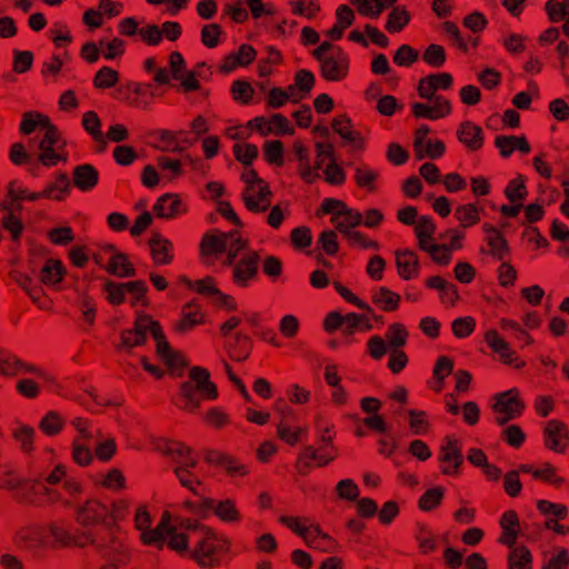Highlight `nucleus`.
I'll return each mask as SVG.
<instances>
[{
  "label": "nucleus",
  "mask_w": 569,
  "mask_h": 569,
  "mask_svg": "<svg viewBox=\"0 0 569 569\" xmlns=\"http://www.w3.org/2000/svg\"><path fill=\"white\" fill-rule=\"evenodd\" d=\"M435 224L429 217H420L416 224L415 231L419 239V246L423 251H427L432 259L440 263L447 264L450 261L451 248L447 244H438L432 239L435 232Z\"/></svg>",
  "instance_id": "nucleus-11"
},
{
  "label": "nucleus",
  "mask_w": 569,
  "mask_h": 569,
  "mask_svg": "<svg viewBox=\"0 0 569 569\" xmlns=\"http://www.w3.org/2000/svg\"><path fill=\"white\" fill-rule=\"evenodd\" d=\"M340 328L347 335H352L357 328H363L365 330H370L371 325L367 319L361 317L358 313L350 312L347 315H340L338 312H332L329 315L327 319V329H337Z\"/></svg>",
  "instance_id": "nucleus-21"
},
{
  "label": "nucleus",
  "mask_w": 569,
  "mask_h": 569,
  "mask_svg": "<svg viewBox=\"0 0 569 569\" xmlns=\"http://www.w3.org/2000/svg\"><path fill=\"white\" fill-rule=\"evenodd\" d=\"M485 231L488 234V246L490 247L491 254L498 259L502 260L505 254L509 251L508 243L502 234L492 226L486 224Z\"/></svg>",
  "instance_id": "nucleus-37"
},
{
  "label": "nucleus",
  "mask_w": 569,
  "mask_h": 569,
  "mask_svg": "<svg viewBox=\"0 0 569 569\" xmlns=\"http://www.w3.org/2000/svg\"><path fill=\"white\" fill-rule=\"evenodd\" d=\"M134 522L137 529L141 533V539L146 545L162 548L167 543L168 536L162 535L164 527H171V520L166 515L162 521L154 528H150V516L143 508H138L134 513Z\"/></svg>",
  "instance_id": "nucleus-16"
},
{
  "label": "nucleus",
  "mask_w": 569,
  "mask_h": 569,
  "mask_svg": "<svg viewBox=\"0 0 569 569\" xmlns=\"http://www.w3.org/2000/svg\"><path fill=\"white\" fill-rule=\"evenodd\" d=\"M441 460L442 462L448 465V467H445L442 471L445 473L450 475V468H452L453 471H457L460 465L462 463V452L453 441L448 440V442L442 447Z\"/></svg>",
  "instance_id": "nucleus-41"
},
{
  "label": "nucleus",
  "mask_w": 569,
  "mask_h": 569,
  "mask_svg": "<svg viewBox=\"0 0 569 569\" xmlns=\"http://www.w3.org/2000/svg\"><path fill=\"white\" fill-rule=\"evenodd\" d=\"M409 22V14L407 11L395 8L388 16V21L386 23V29L389 32H398L400 31L407 23Z\"/></svg>",
  "instance_id": "nucleus-52"
},
{
  "label": "nucleus",
  "mask_w": 569,
  "mask_h": 569,
  "mask_svg": "<svg viewBox=\"0 0 569 569\" xmlns=\"http://www.w3.org/2000/svg\"><path fill=\"white\" fill-rule=\"evenodd\" d=\"M229 340L226 343V348L234 353L232 358L237 361H243L249 356L250 350V338L243 331H238L226 336Z\"/></svg>",
  "instance_id": "nucleus-30"
},
{
  "label": "nucleus",
  "mask_w": 569,
  "mask_h": 569,
  "mask_svg": "<svg viewBox=\"0 0 569 569\" xmlns=\"http://www.w3.org/2000/svg\"><path fill=\"white\" fill-rule=\"evenodd\" d=\"M254 57L256 50L249 44H242L237 53H231L228 57V63L230 62V66H227L226 70L230 71L238 64L247 66L254 59Z\"/></svg>",
  "instance_id": "nucleus-48"
},
{
  "label": "nucleus",
  "mask_w": 569,
  "mask_h": 569,
  "mask_svg": "<svg viewBox=\"0 0 569 569\" xmlns=\"http://www.w3.org/2000/svg\"><path fill=\"white\" fill-rule=\"evenodd\" d=\"M496 147L505 158H508L515 150H519L521 153L530 151V146L525 137L498 136L496 138Z\"/></svg>",
  "instance_id": "nucleus-31"
},
{
  "label": "nucleus",
  "mask_w": 569,
  "mask_h": 569,
  "mask_svg": "<svg viewBox=\"0 0 569 569\" xmlns=\"http://www.w3.org/2000/svg\"><path fill=\"white\" fill-rule=\"evenodd\" d=\"M486 341L488 346L500 356V359L507 365H513L516 361V355L510 349L509 345L497 333L491 330L486 333Z\"/></svg>",
  "instance_id": "nucleus-35"
},
{
  "label": "nucleus",
  "mask_w": 569,
  "mask_h": 569,
  "mask_svg": "<svg viewBox=\"0 0 569 569\" xmlns=\"http://www.w3.org/2000/svg\"><path fill=\"white\" fill-rule=\"evenodd\" d=\"M318 62L320 63L321 74L326 80L339 81L347 74L348 60L342 50H335L330 57Z\"/></svg>",
  "instance_id": "nucleus-20"
},
{
  "label": "nucleus",
  "mask_w": 569,
  "mask_h": 569,
  "mask_svg": "<svg viewBox=\"0 0 569 569\" xmlns=\"http://www.w3.org/2000/svg\"><path fill=\"white\" fill-rule=\"evenodd\" d=\"M397 0H352V3L357 6L358 11L370 18H378L383 9L393 4Z\"/></svg>",
  "instance_id": "nucleus-44"
},
{
  "label": "nucleus",
  "mask_w": 569,
  "mask_h": 569,
  "mask_svg": "<svg viewBox=\"0 0 569 569\" xmlns=\"http://www.w3.org/2000/svg\"><path fill=\"white\" fill-rule=\"evenodd\" d=\"M430 104L415 102L411 104L412 113L418 118H427L436 120L447 116L451 106L450 102L445 98H437V100H427Z\"/></svg>",
  "instance_id": "nucleus-26"
},
{
  "label": "nucleus",
  "mask_w": 569,
  "mask_h": 569,
  "mask_svg": "<svg viewBox=\"0 0 569 569\" xmlns=\"http://www.w3.org/2000/svg\"><path fill=\"white\" fill-rule=\"evenodd\" d=\"M281 522L302 537L305 541L313 548L331 552L336 548L335 540L321 531L318 526L306 527L299 523L297 519L290 517H281Z\"/></svg>",
  "instance_id": "nucleus-17"
},
{
  "label": "nucleus",
  "mask_w": 569,
  "mask_h": 569,
  "mask_svg": "<svg viewBox=\"0 0 569 569\" xmlns=\"http://www.w3.org/2000/svg\"><path fill=\"white\" fill-rule=\"evenodd\" d=\"M186 283L188 284L189 288L196 289L200 293L210 297L213 303L227 310H233L236 308L232 299L229 296L222 293L216 287L211 278H206L197 282L186 280Z\"/></svg>",
  "instance_id": "nucleus-24"
},
{
  "label": "nucleus",
  "mask_w": 569,
  "mask_h": 569,
  "mask_svg": "<svg viewBox=\"0 0 569 569\" xmlns=\"http://www.w3.org/2000/svg\"><path fill=\"white\" fill-rule=\"evenodd\" d=\"M194 512L212 511L219 519L226 522H236L241 518L236 500L231 498L211 499L201 497L199 503L187 502Z\"/></svg>",
  "instance_id": "nucleus-14"
},
{
  "label": "nucleus",
  "mask_w": 569,
  "mask_h": 569,
  "mask_svg": "<svg viewBox=\"0 0 569 569\" xmlns=\"http://www.w3.org/2000/svg\"><path fill=\"white\" fill-rule=\"evenodd\" d=\"M16 542L29 550H36L44 545L46 533L42 527H28L16 532Z\"/></svg>",
  "instance_id": "nucleus-29"
},
{
  "label": "nucleus",
  "mask_w": 569,
  "mask_h": 569,
  "mask_svg": "<svg viewBox=\"0 0 569 569\" xmlns=\"http://www.w3.org/2000/svg\"><path fill=\"white\" fill-rule=\"evenodd\" d=\"M29 269L30 273L12 270L10 277L34 305L47 310L51 302L48 299H42L44 296L43 286L57 288L63 279L66 269L60 261L54 259H48L42 267H38L31 261Z\"/></svg>",
  "instance_id": "nucleus-6"
},
{
  "label": "nucleus",
  "mask_w": 569,
  "mask_h": 569,
  "mask_svg": "<svg viewBox=\"0 0 569 569\" xmlns=\"http://www.w3.org/2000/svg\"><path fill=\"white\" fill-rule=\"evenodd\" d=\"M505 193L512 203L522 201L527 193L525 182L518 179L511 180L506 188Z\"/></svg>",
  "instance_id": "nucleus-61"
},
{
  "label": "nucleus",
  "mask_w": 569,
  "mask_h": 569,
  "mask_svg": "<svg viewBox=\"0 0 569 569\" xmlns=\"http://www.w3.org/2000/svg\"><path fill=\"white\" fill-rule=\"evenodd\" d=\"M456 217L463 226H471L479 220L478 209L473 204L459 206L456 210Z\"/></svg>",
  "instance_id": "nucleus-58"
},
{
  "label": "nucleus",
  "mask_w": 569,
  "mask_h": 569,
  "mask_svg": "<svg viewBox=\"0 0 569 569\" xmlns=\"http://www.w3.org/2000/svg\"><path fill=\"white\" fill-rule=\"evenodd\" d=\"M204 458L209 463L221 466L230 476H243L247 473L246 467L231 457L218 452H208Z\"/></svg>",
  "instance_id": "nucleus-36"
},
{
  "label": "nucleus",
  "mask_w": 569,
  "mask_h": 569,
  "mask_svg": "<svg viewBox=\"0 0 569 569\" xmlns=\"http://www.w3.org/2000/svg\"><path fill=\"white\" fill-rule=\"evenodd\" d=\"M202 250L206 256H224L223 264L230 267L232 279L238 286L246 287L258 274V252L248 249L236 231L206 236Z\"/></svg>",
  "instance_id": "nucleus-3"
},
{
  "label": "nucleus",
  "mask_w": 569,
  "mask_h": 569,
  "mask_svg": "<svg viewBox=\"0 0 569 569\" xmlns=\"http://www.w3.org/2000/svg\"><path fill=\"white\" fill-rule=\"evenodd\" d=\"M546 445L556 452H563L569 443V430L558 420H550L545 428Z\"/></svg>",
  "instance_id": "nucleus-25"
},
{
  "label": "nucleus",
  "mask_w": 569,
  "mask_h": 569,
  "mask_svg": "<svg viewBox=\"0 0 569 569\" xmlns=\"http://www.w3.org/2000/svg\"><path fill=\"white\" fill-rule=\"evenodd\" d=\"M21 370L46 378V375L36 367L27 365L11 352L0 349V375L16 376Z\"/></svg>",
  "instance_id": "nucleus-27"
},
{
  "label": "nucleus",
  "mask_w": 569,
  "mask_h": 569,
  "mask_svg": "<svg viewBox=\"0 0 569 569\" xmlns=\"http://www.w3.org/2000/svg\"><path fill=\"white\" fill-rule=\"evenodd\" d=\"M73 426L80 433L82 440L90 441L92 449L101 460H109L116 452V442L112 438H104L99 428L89 426L84 420L78 418Z\"/></svg>",
  "instance_id": "nucleus-15"
},
{
  "label": "nucleus",
  "mask_w": 569,
  "mask_h": 569,
  "mask_svg": "<svg viewBox=\"0 0 569 569\" xmlns=\"http://www.w3.org/2000/svg\"><path fill=\"white\" fill-rule=\"evenodd\" d=\"M234 154L238 161L249 166L258 156V148L253 144H234Z\"/></svg>",
  "instance_id": "nucleus-62"
},
{
  "label": "nucleus",
  "mask_w": 569,
  "mask_h": 569,
  "mask_svg": "<svg viewBox=\"0 0 569 569\" xmlns=\"http://www.w3.org/2000/svg\"><path fill=\"white\" fill-rule=\"evenodd\" d=\"M538 509L548 519L559 518L562 519L567 515V508L560 503H553L547 500H539L537 502Z\"/></svg>",
  "instance_id": "nucleus-55"
},
{
  "label": "nucleus",
  "mask_w": 569,
  "mask_h": 569,
  "mask_svg": "<svg viewBox=\"0 0 569 569\" xmlns=\"http://www.w3.org/2000/svg\"><path fill=\"white\" fill-rule=\"evenodd\" d=\"M94 262L104 267L113 276L129 278L136 274V269L127 256L119 252L112 244H103L97 253H92Z\"/></svg>",
  "instance_id": "nucleus-12"
},
{
  "label": "nucleus",
  "mask_w": 569,
  "mask_h": 569,
  "mask_svg": "<svg viewBox=\"0 0 569 569\" xmlns=\"http://www.w3.org/2000/svg\"><path fill=\"white\" fill-rule=\"evenodd\" d=\"M118 81V73L109 67H102L96 76L94 83L99 88L113 87Z\"/></svg>",
  "instance_id": "nucleus-63"
},
{
  "label": "nucleus",
  "mask_w": 569,
  "mask_h": 569,
  "mask_svg": "<svg viewBox=\"0 0 569 569\" xmlns=\"http://www.w3.org/2000/svg\"><path fill=\"white\" fill-rule=\"evenodd\" d=\"M59 485L70 495L79 491V486L66 478L64 470L61 466L56 467L44 478V481L37 479L30 483H24L22 480L13 478L10 471L0 473V487L13 491L16 499L26 503H34L33 497L38 495H46L50 500H61V492L56 488H50Z\"/></svg>",
  "instance_id": "nucleus-5"
},
{
  "label": "nucleus",
  "mask_w": 569,
  "mask_h": 569,
  "mask_svg": "<svg viewBox=\"0 0 569 569\" xmlns=\"http://www.w3.org/2000/svg\"><path fill=\"white\" fill-rule=\"evenodd\" d=\"M158 166L163 171V178L171 181L182 173L181 162L167 157L158 158Z\"/></svg>",
  "instance_id": "nucleus-53"
},
{
  "label": "nucleus",
  "mask_w": 569,
  "mask_h": 569,
  "mask_svg": "<svg viewBox=\"0 0 569 569\" xmlns=\"http://www.w3.org/2000/svg\"><path fill=\"white\" fill-rule=\"evenodd\" d=\"M451 84L452 77L449 73H431L420 80L418 92L425 100H437V98L442 97L436 94V91L440 89H448Z\"/></svg>",
  "instance_id": "nucleus-23"
},
{
  "label": "nucleus",
  "mask_w": 569,
  "mask_h": 569,
  "mask_svg": "<svg viewBox=\"0 0 569 569\" xmlns=\"http://www.w3.org/2000/svg\"><path fill=\"white\" fill-rule=\"evenodd\" d=\"M149 248L153 261L157 264H166L171 261V243L159 233H153L149 239Z\"/></svg>",
  "instance_id": "nucleus-33"
},
{
  "label": "nucleus",
  "mask_w": 569,
  "mask_h": 569,
  "mask_svg": "<svg viewBox=\"0 0 569 569\" xmlns=\"http://www.w3.org/2000/svg\"><path fill=\"white\" fill-rule=\"evenodd\" d=\"M99 179L98 171L91 164H80L73 170L74 184L82 191L92 189Z\"/></svg>",
  "instance_id": "nucleus-34"
},
{
  "label": "nucleus",
  "mask_w": 569,
  "mask_h": 569,
  "mask_svg": "<svg viewBox=\"0 0 569 569\" xmlns=\"http://www.w3.org/2000/svg\"><path fill=\"white\" fill-rule=\"evenodd\" d=\"M157 451L169 457L174 463L173 472L179 479L180 483L192 491L194 495L200 496L197 487L201 486L199 477L192 472L198 465V460L192 457L190 447L181 442L160 440L154 445Z\"/></svg>",
  "instance_id": "nucleus-8"
},
{
  "label": "nucleus",
  "mask_w": 569,
  "mask_h": 569,
  "mask_svg": "<svg viewBox=\"0 0 569 569\" xmlns=\"http://www.w3.org/2000/svg\"><path fill=\"white\" fill-rule=\"evenodd\" d=\"M315 81L316 78L312 72L306 69L299 70L295 78V84L289 87L292 101L298 102L302 98V96H296L297 90H299L301 93H308L312 89Z\"/></svg>",
  "instance_id": "nucleus-42"
},
{
  "label": "nucleus",
  "mask_w": 569,
  "mask_h": 569,
  "mask_svg": "<svg viewBox=\"0 0 569 569\" xmlns=\"http://www.w3.org/2000/svg\"><path fill=\"white\" fill-rule=\"evenodd\" d=\"M408 332L405 327L400 323H393L389 326L386 332V340L380 336H372L368 340V350L370 356L379 360L388 350H397L407 343Z\"/></svg>",
  "instance_id": "nucleus-13"
},
{
  "label": "nucleus",
  "mask_w": 569,
  "mask_h": 569,
  "mask_svg": "<svg viewBox=\"0 0 569 569\" xmlns=\"http://www.w3.org/2000/svg\"><path fill=\"white\" fill-rule=\"evenodd\" d=\"M107 560L99 569H118V566L124 562L126 552L123 547L119 550L113 549L112 545L103 543L99 546L91 543Z\"/></svg>",
  "instance_id": "nucleus-39"
},
{
  "label": "nucleus",
  "mask_w": 569,
  "mask_h": 569,
  "mask_svg": "<svg viewBox=\"0 0 569 569\" xmlns=\"http://www.w3.org/2000/svg\"><path fill=\"white\" fill-rule=\"evenodd\" d=\"M496 399L497 400L493 405V410L497 413V423L505 425L521 413L523 405L519 400L516 389L501 392L496 396Z\"/></svg>",
  "instance_id": "nucleus-18"
},
{
  "label": "nucleus",
  "mask_w": 569,
  "mask_h": 569,
  "mask_svg": "<svg viewBox=\"0 0 569 569\" xmlns=\"http://www.w3.org/2000/svg\"><path fill=\"white\" fill-rule=\"evenodd\" d=\"M546 10L552 21L566 20L563 31L569 37V0H565V2L548 0Z\"/></svg>",
  "instance_id": "nucleus-43"
},
{
  "label": "nucleus",
  "mask_w": 569,
  "mask_h": 569,
  "mask_svg": "<svg viewBox=\"0 0 569 569\" xmlns=\"http://www.w3.org/2000/svg\"><path fill=\"white\" fill-rule=\"evenodd\" d=\"M423 60L431 67H441L446 61L445 49L439 44L428 46L423 53Z\"/></svg>",
  "instance_id": "nucleus-56"
},
{
  "label": "nucleus",
  "mask_w": 569,
  "mask_h": 569,
  "mask_svg": "<svg viewBox=\"0 0 569 569\" xmlns=\"http://www.w3.org/2000/svg\"><path fill=\"white\" fill-rule=\"evenodd\" d=\"M127 506L124 502H114L111 507L102 505L98 501L88 502L87 506L78 509V521L86 527L92 525L82 537L72 535L64 525L49 523L48 532L56 542L61 545L74 543L83 547L88 543L112 545L113 549L123 547L120 538L114 535L113 522L123 518Z\"/></svg>",
  "instance_id": "nucleus-1"
},
{
  "label": "nucleus",
  "mask_w": 569,
  "mask_h": 569,
  "mask_svg": "<svg viewBox=\"0 0 569 569\" xmlns=\"http://www.w3.org/2000/svg\"><path fill=\"white\" fill-rule=\"evenodd\" d=\"M349 119H335L332 122L333 130L343 139L346 143L352 148H359L360 139L349 129Z\"/></svg>",
  "instance_id": "nucleus-49"
},
{
  "label": "nucleus",
  "mask_w": 569,
  "mask_h": 569,
  "mask_svg": "<svg viewBox=\"0 0 569 569\" xmlns=\"http://www.w3.org/2000/svg\"><path fill=\"white\" fill-rule=\"evenodd\" d=\"M190 381L180 386L181 402L179 407L194 412L200 407L198 393L208 399H214L218 396L217 386L209 380V371L201 367H193L189 372Z\"/></svg>",
  "instance_id": "nucleus-9"
},
{
  "label": "nucleus",
  "mask_w": 569,
  "mask_h": 569,
  "mask_svg": "<svg viewBox=\"0 0 569 569\" xmlns=\"http://www.w3.org/2000/svg\"><path fill=\"white\" fill-rule=\"evenodd\" d=\"M339 217H342L343 220L338 223L337 228L340 230V227L342 229H349L352 230L353 228L362 224L363 222V216L359 211H355L347 206L342 207V210L339 211Z\"/></svg>",
  "instance_id": "nucleus-51"
},
{
  "label": "nucleus",
  "mask_w": 569,
  "mask_h": 569,
  "mask_svg": "<svg viewBox=\"0 0 569 569\" xmlns=\"http://www.w3.org/2000/svg\"><path fill=\"white\" fill-rule=\"evenodd\" d=\"M459 140L470 149H478L482 146V130L470 122H463L458 130Z\"/></svg>",
  "instance_id": "nucleus-38"
},
{
  "label": "nucleus",
  "mask_w": 569,
  "mask_h": 569,
  "mask_svg": "<svg viewBox=\"0 0 569 569\" xmlns=\"http://www.w3.org/2000/svg\"><path fill=\"white\" fill-rule=\"evenodd\" d=\"M154 212L160 218H172L182 210V202L174 193L161 196L153 207Z\"/></svg>",
  "instance_id": "nucleus-32"
},
{
  "label": "nucleus",
  "mask_w": 569,
  "mask_h": 569,
  "mask_svg": "<svg viewBox=\"0 0 569 569\" xmlns=\"http://www.w3.org/2000/svg\"><path fill=\"white\" fill-rule=\"evenodd\" d=\"M508 562L509 569H531L532 557L526 547H512L509 552Z\"/></svg>",
  "instance_id": "nucleus-45"
},
{
  "label": "nucleus",
  "mask_w": 569,
  "mask_h": 569,
  "mask_svg": "<svg viewBox=\"0 0 569 569\" xmlns=\"http://www.w3.org/2000/svg\"><path fill=\"white\" fill-rule=\"evenodd\" d=\"M442 496L443 491L441 488L435 487L428 489L420 498V508L426 511L431 510L440 503Z\"/></svg>",
  "instance_id": "nucleus-59"
},
{
  "label": "nucleus",
  "mask_w": 569,
  "mask_h": 569,
  "mask_svg": "<svg viewBox=\"0 0 569 569\" xmlns=\"http://www.w3.org/2000/svg\"><path fill=\"white\" fill-rule=\"evenodd\" d=\"M242 180L246 189L242 193L244 204L252 212H263L270 208L271 191L269 187L259 178L252 169H247L242 173Z\"/></svg>",
  "instance_id": "nucleus-10"
},
{
  "label": "nucleus",
  "mask_w": 569,
  "mask_h": 569,
  "mask_svg": "<svg viewBox=\"0 0 569 569\" xmlns=\"http://www.w3.org/2000/svg\"><path fill=\"white\" fill-rule=\"evenodd\" d=\"M326 181L330 184H341L346 180V174L342 168L337 164L335 159H331L329 164L323 169Z\"/></svg>",
  "instance_id": "nucleus-60"
},
{
  "label": "nucleus",
  "mask_w": 569,
  "mask_h": 569,
  "mask_svg": "<svg viewBox=\"0 0 569 569\" xmlns=\"http://www.w3.org/2000/svg\"><path fill=\"white\" fill-rule=\"evenodd\" d=\"M150 333L157 343V353L167 365L172 375L181 376L187 362L181 355L173 351L167 342L159 323L151 318L143 316L136 322V329L124 331L121 336L123 348L131 349L144 343L147 335Z\"/></svg>",
  "instance_id": "nucleus-7"
},
{
  "label": "nucleus",
  "mask_w": 569,
  "mask_h": 569,
  "mask_svg": "<svg viewBox=\"0 0 569 569\" xmlns=\"http://www.w3.org/2000/svg\"><path fill=\"white\" fill-rule=\"evenodd\" d=\"M83 127L89 134H91L96 141L104 143V136L101 131V121L97 113L89 111L83 116Z\"/></svg>",
  "instance_id": "nucleus-50"
},
{
  "label": "nucleus",
  "mask_w": 569,
  "mask_h": 569,
  "mask_svg": "<svg viewBox=\"0 0 569 569\" xmlns=\"http://www.w3.org/2000/svg\"><path fill=\"white\" fill-rule=\"evenodd\" d=\"M70 189V179L66 173H59L56 180L44 189L46 198L60 200Z\"/></svg>",
  "instance_id": "nucleus-47"
},
{
  "label": "nucleus",
  "mask_w": 569,
  "mask_h": 569,
  "mask_svg": "<svg viewBox=\"0 0 569 569\" xmlns=\"http://www.w3.org/2000/svg\"><path fill=\"white\" fill-rule=\"evenodd\" d=\"M372 300L376 305L381 307L386 311L397 309L400 296L392 292L386 287H380L372 295Z\"/></svg>",
  "instance_id": "nucleus-46"
},
{
  "label": "nucleus",
  "mask_w": 569,
  "mask_h": 569,
  "mask_svg": "<svg viewBox=\"0 0 569 569\" xmlns=\"http://www.w3.org/2000/svg\"><path fill=\"white\" fill-rule=\"evenodd\" d=\"M220 34H221L220 26H218L216 23L207 24L202 28L201 40L206 47L214 48L219 43Z\"/></svg>",
  "instance_id": "nucleus-64"
},
{
  "label": "nucleus",
  "mask_w": 569,
  "mask_h": 569,
  "mask_svg": "<svg viewBox=\"0 0 569 569\" xmlns=\"http://www.w3.org/2000/svg\"><path fill=\"white\" fill-rule=\"evenodd\" d=\"M380 401L376 398L367 397L361 400L362 410L370 415L363 420V423L379 433H386L387 425L385 419L381 416L376 415L380 409Z\"/></svg>",
  "instance_id": "nucleus-28"
},
{
  "label": "nucleus",
  "mask_w": 569,
  "mask_h": 569,
  "mask_svg": "<svg viewBox=\"0 0 569 569\" xmlns=\"http://www.w3.org/2000/svg\"><path fill=\"white\" fill-rule=\"evenodd\" d=\"M106 291L108 293V300L113 305H119L124 301L126 293H129L136 301L142 299L147 287L143 281H130L126 283L108 281L106 282Z\"/></svg>",
  "instance_id": "nucleus-19"
},
{
  "label": "nucleus",
  "mask_w": 569,
  "mask_h": 569,
  "mask_svg": "<svg viewBox=\"0 0 569 569\" xmlns=\"http://www.w3.org/2000/svg\"><path fill=\"white\" fill-rule=\"evenodd\" d=\"M167 535V546L183 555L194 558L202 567H211L217 562L214 557L218 549L214 533L191 520H181L164 527L162 535Z\"/></svg>",
  "instance_id": "nucleus-4"
},
{
  "label": "nucleus",
  "mask_w": 569,
  "mask_h": 569,
  "mask_svg": "<svg viewBox=\"0 0 569 569\" xmlns=\"http://www.w3.org/2000/svg\"><path fill=\"white\" fill-rule=\"evenodd\" d=\"M263 151L269 162L277 166L283 164V146L279 140L266 141Z\"/></svg>",
  "instance_id": "nucleus-54"
},
{
  "label": "nucleus",
  "mask_w": 569,
  "mask_h": 569,
  "mask_svg": "<svg viewBox=\"0 0 569 569\" xmlns=\"http://www.w3.org/2000/svg\"><path fill=\"white\" fill-rule=\"evenodd\" d=\"M250 126L260 131L261 134H292L293 128L286 117L280 113L272 114L269 119L257 117L249 122Z\"/></svg>",
  "instance_id": "nucleus-22"
},
{
  "label": "nucleus",
  "mask_w": 569,
  "mask_h": 569,
  "mask_svg": "<svg viewBox=\"0 0 569 569\" xmlns=\"http://www.w3.org/2000/svg\"><path fill=\"white\" fill-rule=\"evenodd\" d=\"M419 59V52L408 44H402L395 53L393 61L398 66H409Z\"/></svg>",
  "instance_id": "nucleus-57"
},
{
  "label": "nucleus",
  "mask_w": 569,
  "mask_h": 569,
  "mask_svg": "<svg viewBox=\"0 0 569 569\" xmlns=\"http://www.w3.org/2000/svg\"><path fill=\"white\" fill-rule=\"evenodd\" d=\"M37 127L41 130L38 134L28 139V144L13 143L10 149V159L17 166H26L30 174H40V168L53 167L59 161L68 159L64 152L66 142L61 139L58 129L49 118L36 113Z\"/></svg>",
  "instance_id": "nucleus-2"
},
{
  "label": "nucleus",
  "mask_w": 569,
  "mask_h": 569,
  "mask_svg": "<svg viewBox=\"0 0 569 569\" xmlns=\"http://www.w3.org/2000/svg\"><path fill=\"white\" fill-rule=\"evenodd\" d=\"M397 267L400 276L408 280L417 274L419 261L413 252L406 250L397 253Z\"/></svg>",
  "instance_id": "nucleus-40"
}]
</instances>
